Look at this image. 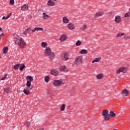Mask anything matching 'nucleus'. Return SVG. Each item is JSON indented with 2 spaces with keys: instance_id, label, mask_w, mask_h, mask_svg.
<instances>
[{
  "instance_id": "f257e3e1",
  "label": "nucleus",
  "mask_w": 130,
  "mask_h": 130,
  "mask_svg": "<svg viewBox=\"0 0 130 130\" xmlns=\"http://www.w3.org/2000/svg\"><path fill=\"white\" fill-rule=\"evenodd\" d=\"M14 41L16 45H18L20 48H24L26 45V43L24 42L23 39L17 35L15 36Z\"/></svg>"
},
{
  "instance_id": "f03ea898",
  "label": "nucleus",
  "mask_w": 130,
  "mask_h": 130,
  "mask_svg": "<svg viewBox=\"0 0 130 130\" xmlns=\"http://www.w3.org/2000/svg\"><path fill=\"white\" fill-rule=\"evenodd\" d=\"M26 79L27 80L26 86L27 90H32L33 89V85H31V82H33L34 79L33 77L28 75L26 77Z\"/></svg>"
},
{
  "instance_id": "7ed1b4c3",
  "label": "nucleus",
  "mask_w": 130,
  "mask_h": 130,
  "mask_svg": "<svg viewBox=\"0 0 130 130\" xmlns=\"http://www.w3.org/2000/svg\"><path fill=\"white\" fill-rule=\"evenodd\" d=\"M44 53L45 56H49L50 59L54 57V53L51 52V49L49 47L46 48L45 49Z\"/></svg>"
},
{
  "instance_id": "20e7f679",
  "label": "nucleus",
  "mask_w": 130,
  "mask_h": 130,
  "mask_svg": "<svg viewBox=\"0 0 130 130\" xmlns=\"http://www.w3.org/2000/svg\"><path fill=\"white\" fill-rule=\"evenodd\" d=\"M64 84H66V81L62 79L54 80L53 82V85L55 87H59V86H61V85H64Z\"/></svg>"
},
{
  "instance_id": "39448f33",
  "label": "nucleus",
  "mask_w": 130,
  "mask_h": 130,
  "mask_svg": "<svg viewBox=\"0 0 130 130\" xmlns=\"http://www.w3.org/2000/svg\"><path fill=\"white\" fill-rule=\"evenodd\" d=\"M83 55H79L77 57H76L74 60V63L75 64H81V63H83Z\"/></svg>"
},
{
  "instance_id": "423d86ee",
  "label": "nucleus",
  "mask_w": 130,
  "mask_h": 130,
  "mask_svg": "<svg viewBox=\"0 0 130 130\" xmlns=\"http://www.w3.org/2000/svg\"><path fill=\"white\" fill-rule=\"evenodd\" d=\"M108 110H104L103 111L102 116L104 117V119L106 121H108L110 119L109 113H108Z\"/></svg>"
},
{
  "instance_id": "0eeeda50",
  "label": "nucleus",
  "mask_w": 130,
  "mask_h": 130,
  "mask_svg": "<svg viewBox=\"0 0 130 130\" xmlns=\"http://www.w3.org/2000/svg\"><path fill=\"white\" fill-rule=\"evenodd\" d=\"M126 72V68L125 67H120L116 72L117 75H119L120 73H125Z\"/></svg>"
},
{
  "instance_id": "6e6552de",
  "label": "nucleus",
  "mask_w": 130,
  "mask_h": 130,
  "mask_svg": "<svg viewBox=\"0 0 130 130\" xmlns=\"http://www.w3.org/2000/svg\"><path fill=\"white\" fill-rule=\"evenodd\" d=\"M104 15V12L102 11H98L93 16L94 19H97V18H99V17H102Z\"/></svg>"
},
{
  "instance_id": "1a4fd4ad",
  "label": "nucleus",
  "mask_w": 130,
  "mask_h": 130,
  "mask_svg": "<svg viewBox=\"0 0 130 130\" xmlns=\"http://www.w3.org/2000/svg\"><path fill=\"white\" fill-rule=\"evenodd\" d=\"M121 20H122L121 16L119 15H116L115 16L114 21L117 24H119V23L121 22Z\"/></svg>"
},
{
  "instance_id": "9d476101",
  "label": "nucleus",
  "mask_w": 130,
  "mask_h": 130,
  "mask_svg": "<svg viewBox=\"0 0 130 130\" xmlns=\"http://www.w3.org/2000/svg\"><path fill=\"white\" fill-rule=\"evenodd\" d=\"M59 71L60 72H63L64 73H68V72H69V70L66 66H60L59 67Z\"/></svg>"
},
{
  "instance_id": "9b49d317",
  "label": "nucleus",
  "mask_w": 130,
  "mask_h": 130,
  "mask_svg": "<svg viewBox=\"0 0 130 130\" xmlns=\"http://www.w3.org/2000/svg\"><path fill=\"white\" fill-rule=\"evenodd\" d=\"M50 73L52 76H54V77H56L59 74V72L55 69H52Z\"/></svg>"
},
{
  "instance_id": "f8f14e48",
  "label": "nucleus",
  "mask_w": 130,
  "mask_h": 130,
  "mask_svg": "<svg viewBox=\"0 0 130 130\" xmlns=\"http://www.w3.org/2000/svg\"><path fill=\"white\" fill-rule=\"evenodd\" d=\"M67 28L69 30H75V24L74 23L70 22L68 24Z\"/></svg>"
},
{
  "instance_id": "ddd939ff",
  "label": "nucleus",
  "mask_w": 130,
  "mask_h": 130,
  "mask_svg": "<svg viewBox=\"0 0 130 130\" xmlns=\"http://www.w3.org/2000/svg\"><path fill=\"white\" fill-rule=\"evenodd\" d=\"M68 39V36L66 34H63L60 36L59 40L61 42H63V41H66Z\"/></svg>"
},
{
  "instance_id": "4468645a",
  "label": "nucleus",
  "mask_w": 130,
  "mask_h": 130,
  "mask_svg": "<svg viewBox=\"0 0 130 130\" xmlns=\"http://www.w3.org/2000/svg\"><path fill=\"white\" fill-rule=\"evenodd\" d=\"M47 5L49 7H54V6H55V2H53L52 0H48Z\"/></svg>"
},
{
  "instance_id": "2eb2a0df",
  "label": "nucleus",
  "mask_w": 130,
  "mask_h": 130,
  "mask_svg": "<svg viewBox=\"0 0 130 130\" xmlns=\"http://www.w3.org/2000/svg\"><path fill=\"white\" fill-rule=\"evenodd\" d=\"M96 80H102L104 78V74L103 73L98 74L95 76Z\"/></svg>"
},
{
  "instance_id": "dca6fc26",
  "label": "nucleus",
  "mask_w": 130,
  "mask_h": 130,
  "mask_svg": "<svg viewBox=\"0 0 130 130\" xmlns=\"http://www.w3.org/2000/svg\"><path fill=\"white\" fill-rule=\"evenodd\" d=\"M62 22L64 24H69V23H70V19H69L67 16L63 17Z\"/></svg>"
},
{
  "instance_id": "f3484780",
  "label": "nucleus",
  "mask_w": 130,
  "mask_h": 130,
  "mask_svg": "<svg viewBox=\"0 0 130 130\" xmlns=\"http://www.w3.org/2000/svg\"><path fill=\"white\" fill-rule=\"evenodd\" d=\"M29 9V6L27 4H24L21 7V11H27Z\"/></svg>"
},
{
  "instance_id": "a211bd4d",
  "label": "nucleus",
  "mask_w": 130,
  "mask_h": 130,
  "mask_svg": "<svg viewBox=\"0 0 130 130\" xmlns=\"http://www.w3.org/2000/svg\"><path fill=\"white\" fill-rule=\"evenodd\" d=\"M43 18L44 19V20H48V19H49V18H50V16L48 15H47V14H46L45 12H43Z\"/></svg>"
},
{
  "instance_id": "6ab92c4d",
  "label": "nucleus",
  "mask_w": 130,
  "mask_h": 130,
  "mask_svg": "<svg viewBox=\"0 0 130 130\" xmlns=\"http://www.w3.org/2000/svg\"><path fill=\"white\" fill-rule=\"evenodd\" d=\"M129 94L128 91L126 89H124L122 91V95H123V96H128Z\"/></svg>"
},
{
  "instance_id": "aec40b11",
  "label": "nucleus",
  "mask_w": 130,
  "mask_h": 130,
  "mask_svg": "<svg viewBox=\"0 0 130 130\" xmlns=\"http://www.w3.org/2000/svg\"><path fill=\"white\" fill-rule=\"evenodd\" d=\"M81 31H85V30H87L88 29V25L87 24H83L82 26L80 28Z\"/></svg>"
},
{
  "instance_id": "412c9836",
  "label": "nucleus",
  "mask_w": 130,
  "mask_h": 130,
  "mask_svg": "<svg viewBox=\"0 0 130 130\" xmlns=\"http://www.w3.org/2000/svg\"><path fill=\"white\" fill-rule=\"evenodd\" d=\"M31 31V28L28 27L27 28L25 29V30L23 31V34L24 35H27L29 32Z\"/></svg>"
},
{
  "instance_id": "4be33fe9",
  "label": "nucleus",
  "mask_w": 130,
  "mask_h": 130,
  "mask_svg": "<svg viewBox=\"0 0 130 130\" xmlns=\"http://www.w3.org/2000/svg\"><path fill=\"white\" fill-rule=\"evenodd\" d=\"M101 60V57H96L92 61V63H94V62H99Z\"/></svg>"
},
{
  "instance_id": "5701e85b",
  "label": "nucleus",
  "mask_w": 130,
  "mask_h": 130,
  "mask_svg": "<svg viewBox=\"0 0 130 130\" xmlns=\"http://www.w3.org/2000/svg\"><path fill=\"white\" fill-rule=\"evenodd\" d=\"M47 46H48V45H47V43L45 42H42L41 47H43V48H47Z\"/></svg>"
},
{
  "instance_id": "b1692460",
  "label": "nucleus",
  "mask_w": 130,
  "mask_h": 130,
  "mask_svg": "<svg viewBox=\"0 0 130 130\" xmlns=\"http://www.w3.org/2000/svg\"><path fill=\"white\" fill-rule=\"evenodd\" d=\"M4 92H6V93H11V89H10V88H9L8 86H6L4 88Z\"/></svg>"
},
{
  "instance_id": "393cba45",
  "label": "nucleus",
  "mask_w": 130,
  "mask_h": 130,
  "mask_svg": "<svg viewBox=\"0 0 130 130\" xmlns=\"http://www.w3.org/2000/svg\"><path fill=\"white\" fill-rule=\"evenodd\" d=\"M115 116H116V114H115L114 112L111 111L109 114L110 119V117H115Z\"/></svg>"
},
{
  "instance_id": "a878e982",
  "label": "nucleus",
  "mask_w": 130,
  "mask_h": 130,
  "mask_svg": "<svg viewBox=\"0 0 130 130\" xmlns=\"http://www.w3.org/2000/svg\"><path fill=\"white\" fill-rule=\"evenodd\" d=\"M23 93L25 94V95H30V94L31 93V92H30V89H24L23 90Z\"/></svg>"
},
{
  "instance_id": "bb28decb",
  "label": "nucleus",
  "mask_w": 130,
  "mask_h": 130,
  "mask_svg": "<svg viewBox=\"0 0 130 130\" xmlns=\"http://www.w3.org/2000/svg\"><path fill=\"white\" fill-rule=\"evenodd\" d=\"M80 54H87L88 53V51L85 49H82L79 52Z\"/></svg>"
},
{
  "instance_id": "cd10ccee",
  "label": "nucleus",
  "mask_w": 130,
  "mask_h": 130,
  "mask_svg": "<svg viewBox=\"0 0 130 130\" xmlns=\"http://www.w3.org/2000/svg\"><path fill=\"white\" fill-rule=\"evenodd\" d=\"M66 104H62L60 107V111H64V110H66Z\"/></svg>"
},
{
  "instance_id": "c85d7f7f",
  "label": "nucleus",
  "mask_w": 130,
  "mask_h": 130,
  "mask_svg": "<svg viewBox=\"0 0 130 130\" xmlns=\"http://www.w3.org/2000/svg\"><path fill=\"white\" fill-rule=\"evenodd\" d=\"M24 69H25V64H24V63H21V64H20L19 70L22 72L24 70Z\"/></svg>"
},
{
  "instance_id": "c756f323",
  "label": "nucleus",
  "mask_w": 130,
  "mask_h": 130,
  "mask_svg": "<svg viewBox=\"0 0 130 130\" xmlns=\"http://www.w3.org/2000/svg\"><path fill=\"white\" fill-rule=\"evenodd\" d=\"M44 81L46 83H49V81H50V78H49V76H47L45 77Z\"/></svg>"
},
{
  "instance_id": "7c9ffc66",
  "label": "nucleus",
  "mask_w": 130,
  "mask_h": 130,
  "mask_svg": "<svg viewBox=\"0 0 130 130\" xmlns=\"http://www.w3.org/2000/svg\"><path fill=\"white\" fill-rule=\"evenodd\" d=\"M82 41H81L80 40H78L77 41V42L76 43L75 45L76 46H80L82 45Z\"/></svg>"
},
{
  "instance_id": "2f4dec72",
  "label": "nucleus",
  "mask_w": 130,
  "mask_h": 130,
  "mask_svg": "<svg viewBox=\"0 0 130 130\" xmlns=\"http://www.w3.org/2000/svg\"><path fill=\"white\" fill-rule=\"evenodd\" d=\"M123 35H124V33L119 32L116 35V37L118 38V37H122V36H123Z\"/></svg>"
},
{
  "instance_id": "473e14b6",
  "label": "nucleus",
  "mask_w": 130,
  "mask_h": 130,
  "mask_svg": "<svg viewBox=\"0 0 130 130\" xmlns=\"http://www.w3.org/2000/svg\"><path fill=\"white\" fill-rule=\"evenodd\" d=\"M8 47H4L3 48V53L4 54H7V53L8 52Z\"/></svg>"
},
{
  "instance_id": "72a5a7b5",
  "label": "nucleus",
  "mask_w": 130,
  "mask_h": 130,
  "mask_svg": "<svg viewBox=\"0 0 130 130\" xmlns=\"http://www.w3.org/2000/svg\"><path fill=\"white\" fill-rule=\"evenodd\" d=\"M64 60L66 61L69 59V54L68 53L64 54Z\"/></svg>"
},
{
  "instance_id": "f704fd0d",
  "label": "nucleus",
  "mask_w": 130,
  "mask_h": 130,
  "mask_svg": "<svg viewBox=\"0 0 130 130\" xmlns=\"http://www.w3.org/2000/svg\"><path fill=\"white\" fill-rule=\"evenodd\" d=\"M130 17V12H128L124 14L125 18H128Z\"/></svg>"
},
{
  "instance_id": "c9c22d12",
  "label": "nucleus",
  "mask_w": 130,
  "mask_h": 130,
  "mask_svg": "<svg viewBox=\"0 0 130 130\" xmlns=\"http://www.w3.org/2000/svg\"><path fill=\"white\" fill-rule=\"evenodd\" d=\"M123 39H124V40H127L128 39H130V36L129 35H126L125 36L123 37Z\"/></svg>"
},
{
  "instance_id": "e433bc0d",
  "label": "nucleus",
  "mask_w": 130,
  "mask_h": 130,
  "mask_svg": "<svg viewBox=\"0 0 130 130\" xmlns=\"http://www.w3.org/2000/svg\"><path fill=\"white\" fill-rule=\"evenodd\" d=\"M20 68V64H16L14 66V70H18Z\"/></svg>"
},
{
  "instance_id": "4c0bfd02",
  "label": "nucleus",
  "mask_w": 130,
  "mask_h": 130,
  "mask_svg": "<svg viewBox=\"0 0 130 130\" xmlns=\"http://www.w3.org/2000/svg\"><path fill=\"white\" fill-rule=\"evenodd\" d=\"M37 31H43V28L42 27H36Z\"/></svg>"
},
{
  "instance_id": "58836bf2",
  "label": "nucleus",
  "mask_w": 130,
  "mask_h": 130,
  "mask_svg": "<svg viewBox=\"0 0 130 130\" xmlns=\"http://www.w3.org/2000/svg\"><path fill=\"white\" fill-rule=\"evenodd\" d=\"M9 4L10 5H11V6H13V5L15 4V1L14 0H10Z\"/></svg>"
},
{
  "instance_id": "ea45409f",
  "label": "nucleus",
  "mask_w": 130,
  "mask_h": 130,
  "mask_svg": "<svg viewBox=\"0 0 130 130\" xmlns=\"http://www.w3.org/2000/svg\"><path fill=\"white\" fill-rule=\"evenodd\" d=\"M6 78H7V74H6V75L4 76V77L1 78V80L2 81H3V80H5V79H6Z\"/></svg>"
},
{
  "instance_id": "a19ab883",
  "label": "nucleus",
  "mask_w": 130,
  "mask_h": 130,
  "mask_svg": "<svg viewBox=\"0 0 130 130\" xmlns=\"http://www.w3.org/2000/svg\"><path fill=\"white\" fill-rule=\"evenodd\" d=\"M11 16H12V13H9L7 16L6 18H7V19H9V18H10L11 17Z\"/></svg>"
},
{
  "instance_id": "79ce46f5",
  "label": "nucleus",
  "mask_w": 130,
  "mask_h": 130,
  "mask_svg": "<svg viewBox=\"0 0 130 130\" xmlns=\"http://www.w3.org/2000/svg\"><path fill=\"white\" fill-rule=\"evenodd\" d=\"M26 124H27V126H28V127H29V126H30V122H26Z\"/></svg>"
},
{
  "instance_id": "37998d69",
  "label": "nucleus",
  "mask_w": 130,
  "mask_h": 130,
  "mask_svg": "<svg viewBox=\"0 0 130 130\" xmlns=\"http://www.w3.org/2000/svg\"><path fill=\"white\" fill-rule=\"evenodd\" d=\"M2 19H3V20H8V18H7V17L4 16V17L2 18Z\"/></svg>"
},
{
  "instance_id": "c03bdc74",
  "label": "nucleus",
  "mask_w": 130,
  "mask_h": 130,
  "mask_svg": "<svg viewBox=\"0 0 130 130\" xmlns=\"http://www.w3.org/2000/svg\"><path fill=\"white\" fill-rule=\"evenodd\" d=\"M36 27H35V28H34L32 30V32H35V31H36Z\"/></svg>"
},
{
  "instance_id": "a18cd8bd",
  "label": "nucleus",
  "mask_w": 130,
  "mask_h": 130,
  "mask_svg": "<svg viewBox=\"0 0 130 130\" xmlns=\"http://www.w3.org/2000/svg\"><path fill=\"white\" fill-rule=\"evenodd\" d=\"M5 35V34L2 33V34L0 35V38L1 37H3V36H4Z\"/></svg>"
},
{
  "instance_id": "49530a36",
  "label": "nucleus",
  "mask_w": 130,
  "mask_h": 130,
  "mask_svg": "<svg viewBox=\"0 0 130 130\" xmlns=\"http://www.w3.org/2000/svg\"><path fill=\"white\" fill-rule=\"evenodd\" d=\"M0 31H3V28H2V27H0Z\"/></svg>"
}]
</instances>
